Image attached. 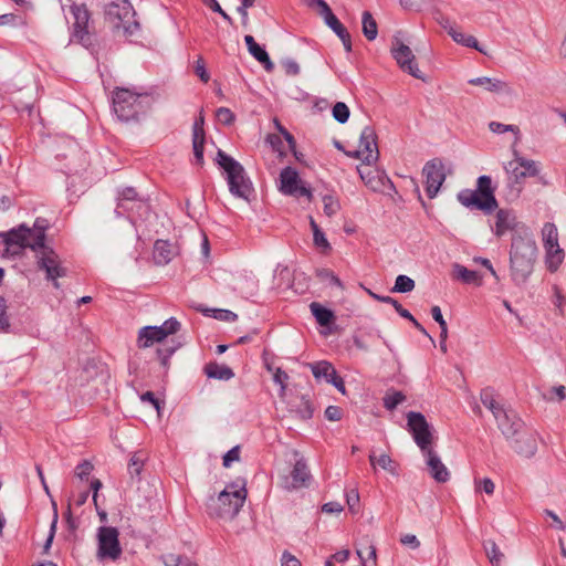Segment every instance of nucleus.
<instances>
[{
    "instance_id": "nucleus-1",
    "label": "nucleus",
    "mask_w": 566,
    "mask_h": 566,
    "mask_svg": "<svg viewBox=\"0 0 566 566\" xmlns=\"http://www.w3.org/2000/svg\"><path fill=\"white\" fill-rule=\"evenodd\" d=\"M6 245L4 254L19 255L23 249L30 248L35 252L38 269L45 273V277L53 282L54 287L59 289L57 279L66 275V268L59 254L45 241V227L39 219L34 222L33 228L24 224L18 229H12L1 234Z\"/></svg>"
},
{
    "instance_id": "nucleus-2",
    "label": "nucleus",
    "mask_w": 566,
    "mask_h": 566,
    "mask_svg": "<svg viewBox=\"0 0 566 566\" xmlns=\"http://www.w3.org/2000/svg\"><path fill=\"white\" fill-rule=\"evenodd\" d=\"M537 255L536 242L528 228L522 224L512 238L510 250V269L516 284L527 281L533 272Z\"/></svg>"
},
{
    "instance_id": "nucleus-3",
    "label": "nucleus",
    "mask_w": 566,
    "mask_h": 566,
    "mask_svg": "<svg viewBox=\"0 0 566 566\" xmlns=\"http://www.w3.org/2000/svg\"><path fill=\"white\" fill-rule=\"evenodd\" d=\"M244 482L228 485L209 505V514L222 520H233L247 499Z\"/></svg>"
},
{
    "instance_id": "nucleus-4",
    "label": "nucleus",
    "mask_w": 566,
    "mask_h": 566,
    "mask_svg": "<svg viewBox=\"0 0 566 566\" xmlns=\"http://www.w3.org/2000/svg\"><path fill=\"white\" fill-rule=\"evenodd\" d=\"M150 105L151 98L148 94L134 93L128 88H117L113 95L114 112L124 122L137 119Z\"/></svg>"
},
{
    "instance_id": "nucleus-5",
    "label": "nucleus",
    "mask_w": 566,
    "mask_h": 566,
    "mask_svg": "<svg viewBox=\"0 0 566 566\" xmlns=\"http://www.w3.org/2000/svg\"><path fill=\"white\" fill-rule=\"evenodd\" d=\"M105 20L116 33L133 35L138 29L135 11L128 0H111L105 4Z\"/></svg>"
},
{
    "instance_id": "nucleus-6",
    "label": "nucleus",
    "mask_w": 566,
    "mask_h": 566,
    "mask_svg": "<svg viewBox=\"0 0 566 566\" xmlns=\"http://www.w3.org/2000/svg\"><path fill=\"white\" fill-rule=\"evenodd\" d=\"M217 163L227 174L230 192L238 198L248 200L251 192V182L243 166L222 150L217 154Z\"/></svg>"
},
{
    "instance_id": "nucleus-7",
    "label": "nucleus",
    "mask_w": 566,
    "mask_h": 566,
    "mask_svg": "<svg viewBox=\"0 0 566 566\" xmlns=\"http://www.w3.org/2000/svg\"><path fill=\"white\" fill-rule=\"evenodd\" d=\"M509 186L515 190L518 196L523 189V180L527 177H537L541 174L542 166L539 161L527 159L514 154V159L504 165Z\"/></svg>"
},
{
    "instance_id": "nucleus-8",
    "label": "nucleus",
    "mask_w": 566,
    "mask_h": 566,
    "mask_svg": "<svg viewBox=\"0 0 566 566\" xmlns=\"http://www.w3.org/2000/svg\"><path fill=\"white\" fill-rule=\"evenodd\" d=\"M345 154L363 163L376 164L379 158V150L375 129L371 126H365L360 133L357 146L346 150Z\"/></svg>"
},
{
    "instance_id": "nucleus-9",
    "label": "nucleus",
    "mask_w": 566,
    "mask_h": 566,
    "mask_svg": "<svg viewBox=\"0 0 566 566\" xmlns=\"http://www.w3.org/2000/svg\"><path fill=\"white\" fill-rule=\"evenodd\" d=\"M118 531L112 526H101L97 531L98 559L116 560L122 555V547L118 541Z\"/></svg>"
},
{
    "instance_id": "nucleus-10",
    "label": "nucleus",
    "mask_w": 566,
    "mask_h": 566,
    "mask_svg": "<svg viewBox=\"0 0 566 566\" xmlns=\"http://www.w3.org/2000/svg\"><path fill=\"white\" fill-rule=\"evenodd\" d=\"M180 329V323L171 317L167 319L161 326H145L138 334V346L147 348L155 343L163 342L169 335L176 334Z\"/></svg>"
},
{
    "instance_id": "nucleus-11",
    "label": "nucleus",
    "mask_w": 566,
    "mask_h": 566,
    "mask_svg": "<svg viewBox=\"0 0 566 566\" xmlns=\"http://www.w3.org/2000/svg\"><path fill=\"white\" fill-rule=\"evenodd\" d=\"M407 420L408 430L421 452L432 448L433 434L424 416L420 412L410 411L407 413Z\"/></svg>"
},
{
    "instance_id": "nucleus-12",
    "label": "nucleus",
    "mask_w": 566,
    "mask_h": 566,
    "mask_svg": "<svg viewBox=\"0 0 566 566\" xmlns=\"http://www.w3.org/2000/svg\"><path fill=\"white\" fill-rule=\"evenodd\" d=\"M391 54L396 60L399 67L410 74L411 76L426 81L422 72L419 70L416 63V57L412 50L406 45L400 39L395 38L391 44Z\"/></svg>"
},
{
    "instance_id": "nucleus-13",
    "label": "nucleus",
    "mask_w": 566,
    "mask_h": 566,
    "mask_svg": "<svg viewBox=\"0 0 566 566\" xmlns=\"http://www.w3.org/2000/svg\"><path fill=\"white\" fill-rule=\"evenodd\" d=\"M280 190L284 195L296 198L306 197L308 200L312 198V191L303 185L298 172L291 167L284 168L280 174Z\"/></svg>"
},
{
    "instance_id": "nucleus-14",
    "label": "nucleus",
    "mask_w": 566,
    "mask_h": 566,
    "mask_svg": "<svg viewBox=\"0 0 566 566\" xmlns=\"http://www.w3.org/2000/svg\"><path fill=\"white\" fill-rule=\"evenodd\" d=\"M422 174L426 177V192L429 198H434L446 180V174L441 163L437 160L424 165Z\"/></svg>"
},
{
    "instance_id": "nucleus-15",
    "label": "nucleus",
    "mask_w": 566,
    "mask_h": 566,
    "mask_svg": "<svg viewBox=\"0 0 566 566\" xmlns=\"http://www.w3.org/2000/svg\"><path fill=\"white\" fill-rule=\"evenodd\" d=\"M458 200L464 207H473L484 212H491L497 208V201L494 196L483 197L476 190L465 189L458 193Z\"/></svg>"
},
{
    "instance_id": "nucleus-16",
    "label": "nucleus",
    "mask_w": 566,
    "mask_h": 566,
    "mask_svg": "<svg viewBox=\"0 0 566 566\" xmlns=\"http://www.w3.org/2000/svg\"><path fill=\"white\" fill-rule=\"evenodd\" d=\"M71 13L74 19L73 29L75 38L82 43L87 42L90 40V12L84 4L74 3L71 6Z\"/></svg>"
},
{
    "instance_id": "nucleus-17",
    "label": "nucleus",
    "mask_w": 566,
    "mask_h": 566,
    "mask_svg": "<svg viewBox=\"0 0 566 566\" xmlns=\"http://www.w3.org/2000/svg\"><path fill=\"white\" fill-rule=\"evenodd\" d=\"M422 454L426 458V463L430 475L439 483L449 481L450 472L441 461V458L438 455V453L432 448H430L423 451Z\"/></svg>"
},
{
    "instance_id": "nucleus-18",
    "label": "nucleus",
    "mask_w": 566,
    "mask_h": 566,
    "mask_svg": "<svg viewBox=\"0 0 566 566\" xmlns=\"http://www.w3.org/2000/svg\"><path fill=\"white\" fill-rule=\"evenodd\" d=\"M310 479L311 474L305 462L303 460H298L292 470L291 476L285 478L282 485L286 490L300 489L307 486Z\"/></svg>"
},
{
    "instance_id": "nucleus-19",
    "label": "nucleus",
    "mask_w": 566,
    "mask_h": 566,
    "mask_svg": "<svg viewBox=\"0 0 566 566\" xmlns=\"http://www.w3.org/2000/svg\"><path fill=\"white\" fill-rule=\"evenodd\" d=\"M499 429L506 437L513 439L518 436L523 429V421L517 418L512 411H505L499 418H495Z\"/></svg>"
},
{
    "instance_id": "nucleus-20",
    "label": "nucleus",
    "mask_w": 566,
    "mask_h": 566,
    "mask_svg": "<svg viewBox=\"0 0 566 566\" xmlns=\"http://www.w3.org/2000/svg\"><path fill=\"white\" fill-rule=\"evenodd\" d=\"M522 226H518L516 221V217L511 210L500 209L496 213L495 221V235L502 237L509 230H514V233L521 229Z\"/></svg>"
},
{
    "instance_id": "nucleus-21",
    "label": "nucleus",
    "mask_w": 566,
    "mask_h": 566,
    "mask_svg": "<svg viewBox=\"0 0 566 566\" xmlns=\"http://www.w3.org/2000/svg\"><path fill=\"white\" fill-rule=\"evenodd\" d=\"M469 84L473 85V86H479L482 90H484L486 92H491V93H504V94L511 93L510 85L506 82L495 78V77H486V76L475 77V78L469 80Z\"/></svg>"
},
{
    "instance_id": "nucleus-22",
    "label": "nucleus",
    "mask_w": 566,
    "mask_h": 566,
    "mask_svg": "<svg viewBox=\"0 0 566 566\" xmlns=\"http://www.w3.org/2000/svg\"><path fill=\"white\" fill-rule=\"evenodd\" d=\"M178 254L177 248L165 240H157L154 245V260L159 265L168 264Z\"/></svg>"
},
{
    "instance_id": "nucleus-23",
    "label": "nucleus",
    "mask_w": 566,
    "mask_h": 566,
    "mask_svg": "<svg viewBox=\"0 0 566 566\" xmlns=\"http://www.w3.org/2000/svg\"><path fill=\"white\" fill-rule=\"evenodd\" d=\"M513 449L524 458H531L537 450L536 439L528 433H518L513 438Z\"/></svg>"
},
{
    "instance_id": "nucleus-24",
    "label": "nucleus",
    "mask_w": 566,
    "mask_h": 566,
    "mask_svg": "<svg viewBox=\"0 0 566 566\" xmlns=\"http://www.w3.org/2000/svg\"><path fill=\"white\" fill-rule=\"evenodd\" d=\"M244 42L247 44L249 53L256 61H259L268 72L273 71V69H274L273 62L271 61L266 51L255 42L254 38L250 34H248L244 36Z\"/></svg>"
},
{
    "instance_id": "nucleus-25",
    "label": "nucleus",
    "mask_w": 566,
    "mask_h": 566,
    "mask_svg": "<svg viewBox=\"0 0 566 566\" xmlns=\"http://www.w3.org/2000/svg\"><path fill=\"white\" fill-rule=\"evenodd\" d=\"M203 118L193 124L192 128V146L193 154L198 165L203 164L205 130L202 128Z\"/></svg>"
},
{
    "instance_id": "nucleus-26",
    "label": "nucleus",
    "mask_w": 566,
    "mask_h": 566,
    "mask_svg": "<svg viewBox=\"0 0 566 566\" xmlns=\"http://www.w3.org/2000/svg\"><path fill=\"white\" fill-rule=\"evenodd\" d=\"M375 164L363 163L357 166V171L366 186L376 190L380 186V175L374 167Z\"/></svg>"
},
{
    "instance_id": "nucleus-27",
    "label": "nucleus",
    "mask_w": 566,
    "mask_h": 566,
    "mask_svg": "<svg viewBox=\"0 0 566 566\" xmlns=\"http://www.w3.org/2000/svg\"><path fill=\"white\" fill-rule=\"evenodd\" d=\"M452 276L457 280H461L467 284H482V275L479 272L469 270L459 263L453 264Z\"/></svg>"
},
{
    "instance_id": "nucleus-28",
    "label": "nucleus",
    "mask_w": 566,
    "mask_h": 566,
    "mask_svg": "<svg viewBox=\"0 0 566 566\" xmlns=\"http://www.w3.org/2000/svg\"><path fill=\"white\" fill-rule=\"evenodd\" d=\"M308 366L316 379L323 378L328 384H331V381L337 375V371L334 368V366L326 360L312 363V364H308Z\"/></svg>"
},
{
    "instance_id": "nucleus-29",
    "label": "nucleus",
    "mask_w": 566,
    "mask_h": 566,
    "mask_svg": "<svg viewBox=\"0 0 566 566\" xmlns=\"http://www.w3.org/2000/svg\"><path fill=\"white\" fill-rule=\"evenodd\" d=\"M325 23L337 34L340 39L345 50L347 52L352 51V40L350 34L347 29L342 24V22L337 19L335 14L331 15L325 20Z\"/></svg>"
},
{
    "instance_id": "nucleus-30",
    "label": "nucleus",
    "mask_w": 566,
    "mask_h": 566,
    "mask_svg": "<svg viewBox=\"0 0 566 566\" xmlns=\"http://www.w3.org/2000/svg\"><path fill=\"white\" fill-rule=\"evenodd\" d=\"M544 249L546 252L547 268L551 272H555L564 261V250L559 247V244H556V247L554 245V248L548 247Z\"/></svg>"
},
{
    "instance_id": "nucleus-31",
    "label": "nucleus",
    "mask_w": 566,
    "mask_h": 566,
    "mask_svg": "<svg viewBox=\"0 0 566 566\" xmlns=\"http://www.w3.org/2000/svg\"><path fill=\"white\" fill-rule=\"evenodd\" d=\"M366 292L368 293V295H370L376 301H379V302H382V303H391V305L395 307L397 313L401 317L407 318L408 321H410L412 324H415V322H417V319L411 315V313L408 310L403 308L401 306V304L398 303L397 300H395V298H392L390 296H380V295L374 293L373 291H370L369 289H366Z\"/></svg>"
},
{
    "instance_id": "nucleus-32",
    "label": "nucleus",
    "mask_w": 566,
    "mask_h": 566,
    "mask_svg": "<svg viewBox=\"0 0 566 566\" xmlns=\"http://www.w3.org/2000/svg\"><path fill=\"white\" fill-rule=\"evenodd\" d=\"M310 308L319 325L327 326L334 321V313L319 303H311Z\"/></svg>"
},
{
    "instance_id": "nucleus-33",
    "label": "nucleus",
    "mask_w": 566,
    "mask_h": 566,
    "mask_svg": "<svg viewBox=\"0 0 566 566\" xmlns=\"http://www.w3.org/2000/svg\"><path fill=\"white\" fill-rule=\"evenodd\" d=\"M449 34L453 39L454 42H457L461 45L468 46V48H473V49L478 50L479 52L484 53V51L479 46L478 40L473 35L465 34V33H463L457 29H453V28H450Z\"/></svg>"
},
{
    "instance_id": "nucleus-34",
    "label": "nucleus",
    "mask_w": 566,
    "mask_h": 566,
    "mask_svg": "<svg viewBox=\"0 0 566 566\" xmlns=\"http://www.w3.org/2000/svg\"><path fill=\"white\" fill-rule=\"evenodd\" d=\"M206 373L208 377L221 380H229L234 376L231 368L226 365H219L216 363L207 365Z\"/></svg>"
},
{
    "instance_id": "nucleus-35",
    "label": "nucleus",
    "mask_w": 566,
    "mask_h": 566,
    "mask_svg": "<svg viewBox=\"0 0 566 566\" xmlns=\"http://www.w3.org/2000/svg\"><path fill=\"white\" fill-rule=\"evenodd\" d=\"M363 33L367 40L373 41L377 38L378 28L376 20L369 11H364L361 14Z\"/></svg>"
},
{
    "instance_id": "nucleus-36",
    "label": "nucleus",
    "mask_w": 566,
    "mask_h": 566,
    "mask_svg": "<svg viewBox=\"0 0 566 566\" xmlns=\"http://www.w3.org/2000/svg\"><path fill=\"white\" fill-rule=\"evenodd\" d=\"M542 239L544 248H554V245L559 244L557 227L552 222H546L542 229Z\"/></svg>"
},
{
    "instance_id": "nucleus-37",
    "label": "nucleus",
    "mask_w": 566,
    "mask_h": 566,
    "mask_svg": "<svg viewBox=\"0 0 566 566\" xmlns=\"http://www.w3.org/2000/svg\"><path fill=\"white\" fill-rule=\"evenodd\" d=\"M485 554L493 566H501L504 554L500 551L494 541H485L483 544Z\"/></svg>"
},
{
    "instance_id": "nucleus-38",
    "label": "nucleus",
    "mask_w": 566,
    "mask_h": 566,
    "mask_svg": "<svg viewBox=\"0 0 566 566\" xmlns=\"http://www.w3.org/2000/svg\"><path fill=\"white\" fill-rule=\"evenodd\" d=\"M481 401L489 410H491L494 418H499V416L506 411L502 406H500L495 401L492 391L489 389L482 391Z\"/></svg>"
},
{
    "instance_id": "nucleus-39",
    "label": "nucleus",
    "mask_w": 566,
    "mask_h": 566,
    "mask_svg": "<svg viewBox=\"0 0 566 566\" xmlns=\"http://www.w3.org/2000/svg\"><path fill=\"white\" fill-rule=\"evenodd\" d=\"M310 224H311V229L313 231L314 244L317 248H321L324 250L329 249V243H328L325 234L322 232V230L319 229V227L317 226V223L315 222V220L312 217H310Z\"/></svg>"
},
{
    "instance_id": "nucleus-40",
    "label": "nucleus",
    "mask_w": 566,
    "mask_h": 566,
    "mask_svg": "<svg viewBox=\"0 0 566 566\" xmlns=\"http://www.w3.org/2000/svg\"><path fill=\"white\" fill-rule=\"evenodd\" d=\"M369 461H370L371 465L378 464L381 469L388 471L389 473L396 474L394 461L391 460V458L388 454L382 453L377 458L373 453L369 455Z\"/></svg>"
},
{
    "instance_id": "nucleus-41",
    "label": "nucleus",
    "mask_w": 566,
    "mask_h": 566,
    "mask_svg": "<svg viewBox=\"0 0 566 566\" xmlns=\"http://www.w3.org/2000/svg\"><path fill=\"white\" fill-rule=\"evenodd\" d=\"M415 289V281L407 275H398L392 292L407 293Z\"/></svg>"
},
{
    "instance_id": "nucleus-42",
    "label": "nucleus",
    "mask_w": 566,
    "mask_h": 566,
    "mask_svg": "<svg viewBox=\"0 0 566 566\" xmlns=\"http://www.w3.org/2000/svg\"><path fill=\"white\" fill-rule=\"evenodd\" d=\"M489 128L492 133H495V134H503L506 132H512L515 135L514 143L518 142L520 128L515 125H506V124H502L499 122H491L489 124Z\"/></svg>"
},
{
    "instance_id": "nucleus-43",
    "label": "nucleus",
    "mask_w": 566,
    "mask_h": 566,
    "mask_svg": "<svg viewBox=\"0 0 566 566\" xmlns=\"http://www.w3.org/2000/svg\"><path fill=\"white\" fill-rule=\"evenodd\" d=\"M405 400L406 396L401 391H388L384 397V406L392 410Z\"/></svg>"
},
{
    "instance_id": "nucleus-44",
    "label": "nucleus",
    "mask_w": 566,
    "mask_h": 566,
    "mask_svg": "<svg viewBox=\"0 0 566 566\" xmlns=\"http://www.w3.org/2000/svg\"><path fill=\"white\" fill-rule=\"evenodd\" d=\"M323 205H324V212L327 217L335 216L340 209V203H339L338 199L335 198L334 196H329V195L324 196Z\"/></svg>"
},
{
    "instance_id": "nucleus-45",
    "label": "nucleus",
    "mask_w": 566,
    "mask_h": 566,
    "mask_svg": "<svg viewBox=\"0 0 566 566\" xmlns=\"http://www.w3.org/2000/svg\"><path fill=\"white\" fill-rule=\"evenodd\" d=\"M332 112H333V117L335 118V120H337L340 124L346 123L348 120V118H349V108L343 102H337L333 106V111Z\"/></svg>"
},
{
    "instance_id": "nucleus-46",
    "label": "nucleus",
    "mask_w": 566,
    "mask_h": 566,
    "mask_svg": "<svg viewBox=\"0 0 566 566\" xmlns=\"http://www.w3.org/2000/svg\"><path fill=\"white\" fill-rule=\"evenodd\" d=\"M144 465V455L140 452L134 453L128 463V471L132 476L140 474Z\"/></svg>"
},
{
    "instance_id": "nucleus-47",
    "label": "nucleus",
    "mask_w": 566,
    "mask_h": 566,
    "mask_svg": "<svg viewBox=\"0 0 566 566\" xmlns=\"http://www.w3.org/2000/svg\"><path fill=\"white\" fill-rule=\"evenodd\" d=\"M474 488H475L476 492L483 491L488 495H492L494 493V490H495V484H494V482L490 478L475 479L474 480Z\"/></svg>"
},
{
    "instance_id": "nucleus-48",
    "label": "nucleus",
    "mask_w": 566,
    "mask_h": 566,
    "mask_svg": "<svg viewBox=\"0 0 566 566\" xmlns=\"http://www.w3.org/2000/svg\"><path fill=\"white\" fill-rule=\"evenodd\" d=\"M491 184L492 180L489 176L479 177L476 191L485 198L486 196H494Z\"/></svg>"
},
{
    "instance_id": "nucleus-49",
    "label": "nucleus",
    "mask_w": 566,
    "mask_h": 566,
    "mask_svg": "<svg viewBox=\"0 0 566 566\" xmlns=\"http://www.w3.org/2000/svg\"><path fill=\"white\" fill-rule=\"evenodd\" d=\"M281 64L286 75L295 76L301 72L298 63L293 59H284L282 60Z\"/></svg>"
},
{
    "instance_id": "nucleus-50",
    "label": "nucleus",
    "mask_w": 566,
    "mask_h": 566,
    "mask_svg": "<svg viewBox=\"0 0 566 566\" xmlns=\"http://www.w3.org/2000/svg\"><path fill=\"white\" fill-rule=\"evenodd\" d=\"M88 499V490H81L69 500L67 514H71V505L82 506Z\"/></svg>"
},
{
    "instance_id": "nucleus-51",
    "label": "nucleus",
    "mask_w": 566,
    "mask_h": 566,
    "mask_svg": "<svg viewBox=\"0 0 566 566\" xmlns=\"http://www.w3.org/2000/svg\"><path fill=\"white\" fill-rule=\"evenodd\" d=\"M217 119L226 125H230L234 120V115L230 108L220 107L216 112Z\"/></svg>"
},
{
    "instance_id": "nucleus-52",
    "label": "nucleus",
    "mask_w": 566,
    "mask_h": 566,
    "mask_svg": "<svg viewBox=\"0 0 566 566\" xmlns=\"http://www.w3.org/2000/svg\"><path fill=\"white\" fill-rule=\"evenodd\" d=\"M93 470V464L88 461H83L81 462L80 464L76 465L75 468V475L80 479V480H84V479H87L88 475L91 474Z\"/></svg>"
},
{
    "instance_id": "nucleus-53",
    "label": "nucleus",
    "mask_w": 566,
    "mask_h": 566,
    "mask_svg": "<svg viewBox=\"0 0 566 566\" xmlns=\"http://www.w3.org/2000/svg\"><path fill=\"white\" fill-rule=\"evenodd\" d=\"M240 460V448L237 446V447H233L231 450H229L224 457H223V465L226 468H229L232 462H235V461H239Z\"/></svg>"
},
{
    "instance_id": "nucleus-54",
    "label": "nucleus",
    "mask_w": 566,
    "mask_h": 566,
    "mask_svg": "<svg viewBox=\"0 0 566 566\" xmlns=\"http://www.w3.org/2000/svg\"><path fill=\"white\" fill-rule=\"evenodd\" d=\"M287 379H289V375L281 368H276L273 371V380L275 384L281 386L282 394L285 391Z\"/></svg>"
},
{
    "instance_id": "nucleus-55",
    "label": "nucleus",
    "mask_w": 566,
    "mask_h": 566,
    "mask_svg": "<svg viewBox=\"0 0 566 566\" xmlns=\"http://www.w3.org/2000/svg\"><path fill=\"white\" fill-rule=\"evenodd\" d=\"M195 73L200 77V80L207 83L210 80V75L206 70L205 61L202 57H199L195 65Z\"/></svg>"
},
{
    "instance_id": "nucleus-56",
    "label": "nucleus",
    "mask_w": 566,
    "mask_h": 566,
    "mask_svg": "<svg viewBox=\"0 0 566 566\" xmlns=\"http://www.w3.org/2000/svg\"><path fill=\"white\" fill-rule=\"evenodd\" d=\"M342 416H343V410L337 406H328L325 409V417L329 421H338L342 419Z\"/></svg>"
},
{
    "instance_id": "nucleus-57",
    "label": "nucleus",
    "mask_w": 566,
    "mask_h": 566,
    "mask_svg": "<svg viewBox=\"0 0 566 566\" xmlns=\"http://www.w3.org/2000/svg\"><path fill=\"white\" fill-rule=\"evenodd\" d=\"M213 317L220 321L233 322L237 319V314L228 310H213Z\"/></svg>"
},
{
    "instance_id": "nucleus-58",
    "label": "nucleus",
    "mask_w": 566,
    "mask_h": 566,
    "mask_svg": "<svg viewBox=\"0 0 566 566\" xmlns=\"http://www.w3.org/2000/svg\"><path fill=\"white\" fill-rule=\"evenodd\" d=\"M346 501H347L349 510L352 512H356L358 503H359L358 492L356 490H350L349 492H347Z\"/></svg>"
},
{
    "instance_id": "nucleus-59",
    "label": "nucleus",
    "mask_w": 566,
    "mask_h": 566,
    "mask_svg": "<svg viewBox=\"0 0 566 566\" xmlns=\"http://www.w3.org/2000/svg\"><path fill=\"white\" fill-rule=\"evenodd\" d=\"M473 262L474 263H479L481 264L482 266H484L489 272L490 274L496 280L499 281V276H497V273L496 271L494 270V268L492 266L491 262L489 259H484V258H474L473 259Z\"/></svg>"
},
{
    "instance_id": "nucleus-60",
    "label": "nucleus",
    "mask_w": 566,
    "mask_h": 566,
    "mask_svg": "<svg viewBox=\"0 0 566 566\" xmlns=\"http://www.w3.org/2000/svg\"><path fill=\"white\" fill-rule=\"evenodd\" d=\"M401 544L410 546L411 548H418L420 546L419 539L413 534H405L400 538Z\"/></svg>"
},
{
    "instance_id": "nucleus-61",
    "label": "nucleus",
    "mask_w": 566,
    "mask_h": 566,
    "mask_svg": "<svg viewBox=\"0 0 566 566\" xmlns=\"http://www.w3.org/2000/svg\"><path fill=\"white\" fill-rule=\"evenodd\" d=\"M322 511L327 514H338L343 511V506L338 502H328L323 505Z\"/></svg>"
},
{
    "instance_id": "nucleus-62",
    "label": "nucleus",
    "mask_w": 566,
    "mask_h": 566,
    "mask_svg": "<svg viewBox=\"0 0 566 566\" xmlns=\"http://www.w3.org/2000/svg\"><path fill=\"white\" fill-rule=\"evenodd\" d=\"M281 563L282 566H301V562L287 552L283 553Z\"/></svg>"
},
{
    "instance_id": "nucleus-63",
    "label": "nucleus",
    "mask_w": 566,
    "mask_h": 566,
    "mask_svg": "<svg viewBox=\"0 0 566 566\" xmlns=\"http://www.w3.org/2000/svg\"><path fill=\"white\" fill-rule=\"evenodd\" d=\"M140 399L142 401L150 402L158 412L160 411V402L157 398H155L151 391H146L145 394H143Z\"/></svg>"
},
{
    "instance_id": "nucleus-64",
    "label": "nucleus",
    "mask_w": 566,
    "mask_h": 566,
    "mask_svg": "<svg viewBox=\"0 0 566 566\" xmlns=\"http://www.w3.org/2000/svg\"><path fill=\"white\" fill-rule=\"evenodd\" d=\"M164 564L166 566H180V556L174 554L166 555L164 556Z\"/></svg>"
}]
</instances>
